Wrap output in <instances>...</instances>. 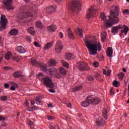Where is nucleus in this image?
<instances>
[{"label": "nucleus", "instance_id": "f8f14e48", "mask_svg": "<svg viewBox=\"0 0 129 129\" xmlns=\"http://www.w3.org/2000/svg\"><path fill=\"white\" fill-rule=\"evenodd\" d=\"M95 15H97L96 11L94 10L93 7H91L87 12V18L91 19L92 17H94Z\"/></svg>", "mask_w": 129, "mask_h": 129}, {"label": "nucleus", "instance_id": "603ef678", "mask_svg": "<svg viewBox=\"0 0 129 129\" xmlns=\"http://www.w3.org/2000/svg\"><path fill=\"white\" fill-rule=\"evenodd\" d=\"M110 71L107 70V73H106V76H109L110 75Z\"/></svg>", "mask_w": 129, "mask_h": 129}, {"label": "nucleus", "instance_id": "393cba45", "mask_svg": "<svg viewBox=\"0 0 129 129\" xmlns=\"http://www.w3.org/2000/svg\"><path fill=\"white\" fill-rule=\"evenodd\" d=\"M28 32H29L31 35H34L36 33V31H35L33 27H30L28 29Z\"/></svg>", "mask_w": 129, "mask_h": 129}, {"label": "nucleus", "instance_id": "bb28decb", "mask_svg": "<svg viewBox=\"0 0 129 129\" xmlns=\"http://www.w3.org/2000/svg\"><path fill=\"white\" fill-rule=\"evenodd\" d=\"M76 31L79 34L80 37H82L83 36V32H82V30L80 28H77Z\"/></svg>", "mask_w": 129, "mask_h": 129}, {"label": "nucleus", "instance_id": "e2e57ef3", "mask_svg": "<svg viewBox=\"0 0 129 129\" xmlns=\"http://www.w3.org/2000/svg\"><path fill=\"white\" fill-rule=\"evenodd\" d=\"M27 110H28V111H33V108H28Z\"/></svg>", "mask_w": 129, "mask_h": 129}, {"label": "nucleus", "instance_id": "0eeeda50", "mask_svg": "<svg viewBox=\"0 0 129 129\" xmlns=\"http://www.w3.org/2000/svg\"><path fill=\"white\" fill-rule=\"evenodd\" d=\"M7 24H8V19L6 18V16L2 15L0 20V31L7 29Z\"/></svg>", "mask_w": 129, "mask_h": 129}, {"label": "nucleus", "instance_id": "8fccbe9b", "mask_svg": "<svg viewBox=\"0 0 129 129\" xmlns=\"http://www.w3.org/2000/svg\"><path fill=\"white\" fill-rule=\"evenodd\" d=\"M34 45L35 46H36V47H40L41 46V45H40L39 43L37 42L36 41L34 42Z\"/></svg>", "mask_w": 129, "mask_h": 129}, {"label": "nucleus", "instance_id": "2eb2a0df", "mask_svg": "<svg viewBox=\"0 0 129 129\" xmlns=\"http://www.w3.org/2000/svg\"><path fill=\"white\" fill-rule=\"evenodd\" d=\"M97 125H104L105 124V121L103 120L102 117H99L96 121Z\"/></svg>", "mask_w": 129, "mask_h": 129}, {"label": "nucleus", "instance_id": "cd10ccee", "mask_svg": "<svg viewBox=\"0 0 129 129\" xmlns=\"http://www.w3.org/2000/svg\"><path fill=\"white\" fill-rule=\"evenodd\" d=\"M36 103L38 105L42 104V99H41V97H36Z\"/></svg>", "mask_w": 129, "mask_h": 129}, {"label": "nucleus", "instance_id": "a18cd8bd", "mask_svg": "<svg viewBox=\"0 0 129 129\" xmlns=\"http://www.w3.org/2000/svg\"><path fill=\"white\" fill-rule=\"evenodd\" d=\"M4 70L6 71L11 70L12 69V68L6 66L4 68Z\"/></svg>", "mask_w": 129, "mask_h": 129}, {"label": "nucleus", "instance_id": "a211bd4d", "mask_svg": "<svg viewBox=\"0 0 129 129\" xmlns=\"http://www.w3.org/2000/svg\"><path fill=\"white\" fill-rule=\"evenodd\" d=\"M17 51L20 54H24V53H26V50L22 46H18L17 47Z\"/></svg>", "mask_w": 129, "mask_h": 129}, {"label": "nucleus", "instance_id": "6ab92c4d", "mask_svg": "<svg viewBox=\"0 0 129 129\" xmlns=\"http://www.w3.org/2000/svg\"><path fill=\"white\" fill-rule=\"evenodd\" d=\"M113 53V50L112 47H108L107 48V51H106L107 56L108 57H111L112 54Z\"/></svg>", "mask_w": 129, "mask_h": 129}, {"label": "nucleus", "instance_id": "37998d69", "mask_svg": "<svg viewBox=\"0 0 129 129\" xmlns=\"http://www.w3.org/2000/svg\"><path fill=\"white\" fill-rule=\"evenodd\" d=\"M93 66H94V67L97 68L98 66H99V64H98V62L97 61H95L93 63Z\"/></svg>", "mask_w": 129, "mask_h": 129}, {"label": "nucleus", "instance_id": "de8ad7c7", "mask_svg": "<svg viewBox=\"0 0 129 129\" xmlns=\"http://www.w3.org/2000/svg\"><path fill=\"white\" fill-rule=\"evenodd\" d=\"M4 87L5 88L7 89L10 88V84L6 83L4 85Z\"/></svg>", "mask_w": 129, "mask_h": 129}, {"label": "nucleus", "instance_id": "c9c22d12", "mask_svg": "<svg viewBox=\"0 0 129 129\" xmlns=\"http://www.w3.org/2000/svg\"><path fill=\"white\" fill-rule=\"evenodd\" d=\"M31 64H32V65H34V66H37V65H39V62H38L37 60H36V59L32 60H31Z\"/></svg>", "mask_w": 129, "mask_h": 129}, {"label": "nucleus", "instance_id": "4be33fe9", "mask_svg": "<svg viewBox=\"0 0 129 129\" xmlns=\"http://www.w3.org/2000/svg\"><path fill=\"white\" fill-rule=\"evenodd\" d=\"M27 17H29V14L25 12H22L18 16V19H20V20H23V18H27Z\"/></svg>", "mask_w": 129, "mask_h": 129}, {"label": "nucleus", "instance_id": "9b49d317", "mask_svg": "<svg viewBox=\"0 0 129 129\" xmlns=\"http://www.w3.org/2000/svg\"><path fill=\"white\" fill-rule=\"evenodd\" d=\"M63 49V44H62V42L60 40H58L56 42L55 50L56 53H61V51Z\"/></svg>", "mask_w": 129, "mask_h": 129}, {"label": "nucleus", "instance_id": "aec40b11", "mask_svg": "<svg viewBox=\"0 0 129 129\" xmlns=\"http://www.w3.org/2000/svg\"><path fill=\"white\" fill-rule=\"evenodd\" d=\"M40 69L42 71H43V72H45L48 70V68H47V64L46 63H41L40 64Z\"/></svg>", "mask_w": 129, "mask_h": 129}, {"label": "nucleus", "instance_id": "09e8293b", "mask_svg": "<svg viewBox=\"0 0 129 129\" xmlns=\"http://www.w3.org/2000/svg\"><path fill=\"white\" fill-rule=\"evenodd\" d=\"M123 14H129V10L127 9H125L124 10H123Z\"/></svg>", "mask_w": 129, "mask_h": 129}, {"label": "nucleus", "instance_id": "c85d7f7f", "mask_svg": "<svg viewBox=\"0 0 129 129\" xmlns=\"http://www.w3.org/2000/svg\"><path fill=\"white\" fill-rule=\"evenodd\" d=\"M101 38L102 42H104V40L106 39V33L103 32L101 33Z\"/></svg>", "mask_w": 129, "mask_h": 129}, {"label": "nucleus", "instance_id": "20e7f679", "mask_svg": "<svg viewBox=\"0 0 129 129\" xmlns=\"http://www.w3.org/2000/svg\"><path fill=\"white\" fill-rule=\"evenodd\" d=\"M101 100L98 97H93L92 96L87 97L86 101H84L81 103L82 106L83 107H87L89 106V104L92 105H96L100 102Z\"/></svg>", "mask_w": 129, "mask_h": 129}, {"label": "nucleus", "instance_id": "b1692460", "mask_svg": "<svg viewBox=\"0 0 129 129\" xmlns=\"http://www.w3.org/2000/svg\"><path fill=\"white\" fill-rule=\"evenodd\" d=\"M53 46V41L47 43L44 46V50H49Z\"/></svg>", "mask_w": 129, "mask_h": 129}, {"label": "nucleus", "instance_id": "c756f323", "mask_svg": "<svg viewBox=\"0 0 129 129\" xmlns=\"http://www.w3.org/2000/svg\"><path fill=\"white\" fill-rule=\"evenodd\" d=\"M82 88V86H77L76 87L73 89V92H75L76 91H78L80 90Z\"/></svg>", "mask_w": 129, "mask_h": 129}, {"label": "nucleus", "instance_id": "1a4fd4ad", "mask_svg": "<svg viewBox=\"0 0 129 129\" xmlns=\"http://www.w3.org/2000/svg\"><path fill=\"white\" fill-rule=\"evenodd\" d=\"M3 5H4L5 8L8 10H13V1L12 0H5L3 2Z\"/></svg>", "mask_w": 129, "mask_h": 129}, {"label": "nucleus", "instance_id": "4468645a", "mask_svg": "<svg viewBox=\"0 0 129 129\" xmlns=\"http://www.w3.org/2000/svg\"><path fill=\"white\" fill-rule=\"evenodd\" d=\"M67 34L69 38V39H71L72 40H74V34H73V33L71 31V29L70 28H69L67 31Z\"/></svg>", "mask_w": 129, "mask_h": 129}, {"label": "nucleus", "instance_id": "0e129e2a", "mask_svg": "<svg viewBox=\"0 0 129 129\" xmlns=\"http://www.w3.org/2000/svg\"><path fill=\"white\" fill-rule=\"evenodd\" d=\"M25 105L28 107L29 106V102L28 101H26Z\"/></svg>", "mask_w": 129, "mask_h": 129}, {"label": "nucleus", "instance_id": "ea45409f", "mask_svg": "<svg viewBox=\"0 0 129 129\" xmlns=\"http://www.w3.org/2000/svg\"><path fill=\"white\" fill-rule=\"evenodd\" d=\"M47 119H48V120H53V119H55V118L52 116H48Z\"/></svg>", "mask_w": 129, "mask_h": 129}, {"label": "nucleus", "instance_id": "6e6552de", "mask_svg": "<svg viewBox=\"0 0 129 129\" xmlns=\"http://www.w3.org/2000/svg\"><path fill=\"white\" fill-rule=\"evenodd\" d=\"M77 67L78 69L81 71H85L89 69L88 64L85 63V62H78L77 63Z\"/></svg>", "mask_w": 129, "mask_h": 129}, {"label": "nucleus", "instance_id": "58836bf2", "mask_svg": "<svg viewBox=\"0 0 129 129\" xmlns=\"http://www.w3.org/2000/svg\"><path fill=\"white\" fill-rule=\"evenodd\" d=\"M3 59H4V53L1 52L0 53V63L3 60Z\"/></svg>", "mask_w": 129, "mask_h": 129}, {"label": "nucleus", "instance_id": "f704fd0d", "mask_svg": "<svg viewBox=\"0 0 129 129\" xmlns=\"http://www.w3.org/2000/svg\"><path fill=\"white\" fill-rule=\"evenodd\" d=\"M36 27L42 29L43 28V26H42V22H41V21H37L36 22Z\"/></svg>", "mask_w": 129, "mask_h": 129}, {"label": "nucleus", "instance_id": "052dcab7", "mask_svg": "<svg viewBox=\"0 0 129 129\" xmlns=\"http://www.w3.org/2000/svg\"><path fill=\"white\" fill-rule=\"evenodd\" d=\"M13 76L15 77V78H17V72L13 74Z\"/></svg>", "mask_w": 129, "mask_h": 129}, {"label": "nucleus", "instance_id": "39448f33", "mask_svg": "<svg viewBox=\"0 0 129 129\" xmlns=\"http://www.w3.org/2000/svg\"><path fill=\"white\" fill-rule=\"evenodd\" d=\"M38 78L39 80L43 81V84L47 87H49V88H54V83L52 79L48 77H44V75H43V73H39L38 75Z\"/></svg>", "mask_w": 129, "mask_h": 129}, {"label": "nucleus", "instance_id": "9d476101", "mask_svg": "<svg viewBox=\"0 0 129 129\" xmlns=\"http://www.w3.org/2000/svg\"><path fill=\"white\" fill-rule=\"evenodd\" d=\"M48 72L50 75H54L55 77H56V78H57V79H60V78L62 77L61 74L57 73V70L56 69H49L48 70Z\"/></svg>", "mask_w": 129, "mask_h": 129}, {"label": "nucleus", "instance_id": "69168bd1", "mask_svg": "<svg viewBox=\"0 0 129 129\" xmlns=\"http://www.w3.org/2000/svg\"><path fill=\"white\" fill-rule=\"evenodd\" d=\"M49 128L50 129H55V128L54 127V126L52 125H50L49 126Z\"/></svg>", "mask_w": 129, "mask_h": 129}, {"label": "nucleus", "instance_id": "f03ea898", "mask_svg": "<svg viewBox=\"0 0 129 129\" xmlns=\"http://www.w3.org/2000/svg\"><path fill=\"white\" fill-rule=\"evenodd\" d=\"M84 42L90 55H96V54H97V51L100 52L101 50L100 43L93 44L92 41L87 39H84Z\"/></svg>", "mask_w": 129, "mask_h": 129}, {"label": "nucleus", "instance_id": "4c0bfd02", "mask_svg": "<svg viewBox=\"0 0 129 129\" xmlns=\"http://www.w3.org/2000/svg\"><path fill=\"white\" fill-rule=\"evenodd\" d=\"M88 79L89 81H92V80L94 79V78H93V76H89L88 77Z\"/></svg>", "mask_w": 129, "mask_h": 129}, {"label": "nucleus", "instance_id": "6e6d98bb", "mask_svg": "<svg viewBox=\"0 0 129 129\" xmlns=\"http://www.w3.org/2000/svg\"><path fill=\"white\" fill-rule=\"evenodd\" d=\"M26 39L27 40V41H31V37L30 36H26Z\"/></svg>", "mask_w": 129, "mask_h": 129}, {"label": "nucleus", "instance_id": "5701e85b", "mask_svg": "<svg viewBox=\"0 0 129 129\" xmlns=\"http://www.w3.org/2000/svg\"><path fill=\"white\" fill-rule=\"evenodd\" d=\"M12 56H13L12 52L11 51H8L5 55V58L6 60H10Z\"/></svg>", "mask_w": 129, "mask_h": 129}, {"label": "nucleus", "instance_id": "ddd939ff", "mask_svg": "<svg viewBox=\"0 0 129 129\" xmlns=\"http://www.w3.org/2000/svg\"><path fill=\"white\" fill-rule=\"evenodd\" d=\"M56 8H57V6L56 5L49 6L46 8V12L48 14H51V13H53V12H55V11H56Z\"/></svg>", "mask_w": 129, "mask_h": 129}, {"label": "nucleus", "instance_id": "412c9836", "mask_svg": "<svg viewBox=\"0 0 129 129\" xmlns=\"http://www.w3.org/2000/svg\"><path fill=\"white\" fill-rule=\"evenodd\" d=\"M8 34L10 36H16L17 35V29L14 28L11 29L9 32Z\"/></svg>", "mask_w": 129, "mask_h": 129}, {"label": "nucleus", "instance_id": "e433bc0d", "mask_svg": "<svg viewBox=\"0 0 129 129\" xmlns=\"http://www.w3.org/2000/svg\"><path fill=\"white\" fill-rule=\"evenodd\" d=\"M103 115L105 119H107V111L104 110L103 111Z\"/></svg>", "mask_w": 129, "mask_h": 129}, {"label": "nucleus", "instance_id": "473e14b6", "mask_svg": "<svg viewBox=\"0 0 129 129\" xmlns=\"http://www.w3.org/2000/svg\"><path fill=\"white\" fill-rule=\"evenodd\" d=\"M61 62L63 66L66 67V68H69V64H68V63L67 62L65 61V60H61Z\"/></svg>", "mask_w": 129, "mask_h": 129}, {"label": "nucleus", "instance_id": "5fc2aeb1", "mask_svg": "<svg viewBox=\"0 0 129 129\" xmlns=\"http://www.w3.org/2000/svg\"><path fill=\"white\" fill-rule=\"evenodd\" d=\"M49 92H51V93H55V91L53 89H50L49 90Z\"/></svg>", "mask_w": 129, "mask_h": 129}, {"label": "nucleus", "instance_id": "dca6fc26", "mask_svg": "<svg viewBox=\"0 0 129 129\" xmlns=\"http://www.w3.org/2000/svg\"><path fill=\"white\" fill-rule=\"evenodd\" d=\"M75 58V55L73 53H68L66 54V60H71Z\"/></svg>", "mask_w": 129, "mask_h": 129}, {"label": "nucleus", "instance_id": "864d4df0", "mask_svg": "<svg viewBox=\"0 0 129 129\" xmlns=\"http://www.w3.org/2000/svg\"><path fill=\"white\" fill-rule=\"evenodd\" d=\"M67 106H68V107H70V108H71V107H72L71 103H67Z\"/></svg>", "mask_w": 129, "mask_h": 129}, {"label": "nucleus", "instance_id": "49530a36", "mask_svg": "<svg viewBox=\"0 0 129 129\" xmlns=\"http://www.w3.org/2000/svg\"><path fill=\"white\" fill-rule=\"evenodd\" d=\"M10 89L12 91H15V90H16V87H15V86L12 85L11 88Z\"/></svg>", "mask_w": 129, "mask_h": 129}, {"label": "nucleus", "instance_id": "72a5a7b5", "mask_svg": "<svg viewBox=\"0 0 129 129\" xmlns=\"http://www.w3.org/2000/svg\"><path fill=\"white\" fill-rule=\"evenodd\" d=\"M0 100L2 101H7L8 100V96H2L0 97Z\"/></svg>", "mask_w": 129, "mask_h": 129}, {"label": "nucleus", "instance_id": "7ed1b4c3", "mask_svg": "<svg viewBox=\"0 0 129 129\" xmlns=\"http://www.w3.org/2000/svg\"><path fill=\"white\" fill-rule=\"evenodd\" d=\"M69 10L71 11L73 14H78L81 10L80 0H70Z\"/></svg>", "mask_w": 129, "mask_h": 129}, {"label": "nucleus", "instance_id": "79ce46f5", "mask_svg": "<svg viewBox=\"0 0 129 129\" xmlns=\"http://www.w3.org/2000/svg\"><path fill=\"white\" fill-rule=\"evenodd\" d=\"M118 77H120V78H121V79H123V77H124V74L123 73H120L119 74Z\"/></svg>", "mask_w": 129, "mask_h": 129}, {"label": "nucleus", "instance_id": "338daca9", "mask_svg": "<svg viewBox=\"0 0 129 129\" xmlns=\"http://www.w3.org/2000/svg\"><path fill=\"white\" fill-rule=\"evenodd\" d=\"M33 108H34L35 109V110H37L38 109V107H37L36 106H34L33 107Z\"/></svg>", "mask_w": 129, "mask_h": 129}, {"label": "nucleus", "instance_id": "f3484780", "mask_svg": "<svg viewBox=\"0 0 129 129\" xmlns=\"http://www.w3.org/2000/svg\"><path fill=\"white\" fill-rule=\"evenodd\" d=\"M56 29L57 28H56V26L53 25H50L47 27V30L50 33H53V32H55Z\"/></svg>", "mask_w": 129, "mask_h": 129}, {"label": "nucleus", "instance_id": "f257e3e1", "mask_svg": "<svg viewBox=\"0 0 129 129\" xmlns=\"http://www.w3.org/2000/svg\"><path fill=\"white\" fill-rule=\"evenodd\" d=\"M110 17H108L109 19H107L105 14L103 13H101L100 14V18L102 21L105 22V28H110L112 27L114 24H117L119 22V9L115 6H113L110 8Z\"/></svg>", "mask_w": 129, "mask_h": 129}, {"label": "nucleus", "instance_id": "a19ab883", "mask_svg": "<svg viewBox=\"0 0 129 129\" xmlns=\"http://www.w3.org/2000/svg\"><path fill=\"white\" fill-rule=\"evenodd\" d=\"M22 77V73L20 71L17 72V77Z\"/></svg>", "mask_w": 129, "mask_h": 129}, {"label": "nucleus", "instance_id": "423d86ee", "mask_svg": "<svg viewBox=\"0 0 129 129\" xmlns=\"http://www.w3.org/2000/svg\"><path fill=\"white\" fill-rule=\"evenodd\" d=\"M121 29L120 37H122V34H124L125 35H127L129 31L128 27L125 25H119L118 26H113L112 28V33L115 34L118 32V30Z\"/></svg>", "mask_w": 129, "mask_h": 129}, {"label": "nucleus", "instance_id": "13d9d810", "mask_svg": "<svg viewBox=\"0 0 129 129\" xmlns=\"http://www.w3.org/2000/svg\"><path fill=\"white\" fill-rule=\"evenodd\" d=\"M59 37H60V39H62V38H63V33L62 32L59 33Z\"/></svg>", "mask_w": 129, "mask_h": 129}, {"label": "nucleus", "instance_id": "680f3d73", "mask_svg": "<svg viewBox=\"0 0 129 129\" xmlns=\"http://www.w3.org/2000/svg\"><path fill=\"white\" fill-rule=\"evenodd\" d=\"M3 126H7V124H2L1 126L0 127L2 128Z\"/></svg>", "mask_w": 129, "mask_h": 129}, {"label": "nucleus", "instance_id": "774afa93", "mask_svg": "<svg viewBox=\"0 0 129 129\" xmlns=\"http://www.w3.org/2000/svg\"><path fill=\"white\" fill-rule=\"evenodd\" d=\"M48 107H53V105L52 104H48Z\"/></svg>", "mask_w": 129, "mask_h": 129}, {"label": "nucleus", "instance_id": "a878e982", "mask_svg": "<svg viewBox=\"0 0 129 129\" xmlns=\"http://www.w3.org/2000/svg\"><path fill=\"white\" fill-rule=\"evenodd\" d=\"M57 62L55 59H51L49 61V66H55Z\"/></svg>", "mask_w": 129, "mask_h": 129}, {"label": "nucleus", "instance_id": "7c9ffc66", "mask_svg": "<svg viewBox=\"0 0 129 129\" xmlns=\"http://www.w3.org/2000/svg\"><path fill=\"white\" fill-rule=\"evenodd\" d=\"M59 72L61 75H66V70L63 68H59Z\"/></svg>", "mask_w": 129, "mask_h": 129}, {"label": "nucleus", "instance_id": "4d7b16f0", "mask_svg": "<svg viewBox=\"0 0 129 129\" xmlns=\"http://www.w3.org/2000/svg\"><path fill=\"white\" fill-rule=\"evenodd\" d=\"M0 120H2V121H4L6 120V118L1 116L0 117Z\"/></svg>", "mask_w": 129, "mask_h": 129}, {"label": "nucleus", "instance_id": "c03bdc74", "mask_svg": "<svg viewBox=\"0 0 129 129\" xmlns=\"http://www.w3.org/2000/svg\"><path fill=\"white\" fill-rule=\"evenodd\" d=\"M110 92L111 95H113V94H114L113 88H111L110 89Z\"/></svg>", "mask_w": 129, "mask_h": 129}, {"label": "nucleus", "instance_id": "bf43d9fd", "mask_svg": "<svg viewBox=\"0 0 129 129\" xmlns=\"http://www.w3.org/2000/svg\"><path fill=\"white\" fill-rule=\"evenodd\" d=\"M31 104H32L33 105H34V104H35V101L34 100H31L30 101Z\"/></svg>", "mask_w": 129, "mask_h": 129}, {"label": "nucleus", "instance_id": "3c124183", "mask_svg": "<svg viewBox=\"0 0 129 129\" xmlns=\"http://www.w3.org/2000/svg\"><path fill=\"white\" fill-rule=\"evenodd\" d=\"M95 78H96V79H100L101 77H100V75L99 74H97L95 76Z\"/></svg>", "mask_w": 129, "mask_h": 129}, {"label": "nucleus", "instance_id": "2f4dec72", "mask_svg": "<svg viewBox=\"0 0 129 129\" xmlns=\"http://www.w3.org/2000/svg\"><path fill=\"white\" fill-rule=\"evenodd\" d=\"M113 85L115 86V87H118L120 85V83L118 81L115 80L113 82Z\"/></svg>", "mask_w": 129, "mask_h": 129}]
</instances>
